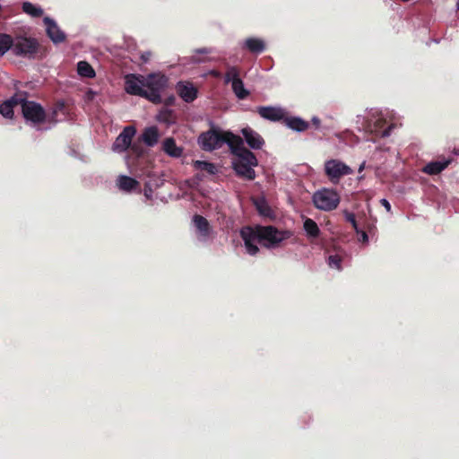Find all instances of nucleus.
<instances>
[{"label": "nucleus", "mask_w": 459, "mask_h": 459, "mask_svg": "<svg viewBox=\"0 0 459 459\" xmlns=\"http://www.w3.org/2000/svg\"><path fill=\"white\" fill-rule=\"evenodd\" d=\"M224 143L229 145L234 156L240 152L239 150L246 149L242 138L238 135H235L230 132L225 133Z\"/></svg>", "instance_id": "15"}, {"label": "nucleus", "mask_w": 459, "mask_h": 459, "mask_svg": "<svg viewBox=\"0 0 459 459\" xmlns=\"http://www.w3.org/2000/svg\"><path fill=\"white\" fill-rule=\"evenodd\" d=\"M358 234H360V238H359L360 241H362L363 243H366L368 241V234L364 230H359V232Z\"/></svg>", "instance_id": "38"}, {"label": "nucleus", "mask_w": 459, "mask_h": 459, "mask_svg": "<svg viewBox=\"0 0 459 459\" xmlns=\"http://www.w3.org/2000/svg\"><path fill=\"white\" fill-rule=\"evenodd\" d=\"M22 11L25 13L36 18L40 17L43 14V10L41 8L35 6L30 2H24L22 4Z\"/></svg>", "instance_id": "29"}, {"label": "nucleus", "mask_w": 459, "mask_h": 459, "mask_svg": "<svg viewBox=\"0 0 459 459\" xmlns=\"http://www.w3.org/2000/svg\"><path fill=\"white\" fill-rule=\"evenodd\" d=\"M343 213H344V216H345V220L348 222H350L351 224L352 228L355 230V231L357 233H359V227H358V223H357V221H356L355 214L352 213V212H350L348 211H344Z\"/></svg>", "instance_id": "32"}, {"label": "nucleus", "mask_w": 459, "mask_h": 459, "mask_svg": "<svg viewBox=\"0 0 459 459\" xmlns=\"http://www.w3.org/2000/svg\"><path fill=\"white\" fill-rule=\"evenodd\" d=\"M28 100L26 99V94L24 92H18L12 96L10 99L6 100V102H9L12 108L21 105L22 107V103L26 102Z\"/></svg>", "instance_id": "30"}, {"label": "nucleus", "mask_w": 459, "mask_h": 459, "mask_svg": "<svg viewBox=\"0 0 459 459\" xmlns=\"http://www.w3.org/2000/svg\"><path fill=\"white\" fill-rule=\"evenodd\" d=\"M13 48L17 56H31L38 52L39 43L35 39L21 37L13 42Z\"/></svg>", "instance_id": "9"}, {"label": "nucleus", "mask_w": 459, "mask_h": 459, "mask_svg": "<svg viewBox=\"0 0 459 459\" xmlns=\"http://www.w3.org/2000/svg\"><path fill=\"white\" fill-rule=\"evenodd\" d=\"M225 133L212 126L210 130L200 134L198 142L203 150L213 151L224 143Z\"/></svg>", "instance_id": "4"}, {"label": "nucleus", "mask_w": 459, "mask_h": 459, "mask_svg": "<svg viewBox=\"0 0 459 459\" xmlns=\"http://www.w3.org/2000/svg\"><path fill=\"white\" fill-rule=\"evenodd\" d=\"M385 124V121L384 119H377L374 124V129H370L373 131H377L378 129L382 128Z\"/></svg>", "instance_id": "35"}, {"label": "nucleus", "mask_w": 459, "mask_h": 459, "mask_svg": "<svg viewBox=\"0 0 459 459\" xmlns=\"http://www.w3.org/2000/svg\"><path fill=\"white\" fill-rule=\"evenodd\" d=\"M43 22L46 25L47 35L54 43L58 44L65 40V34L60 30L53 19L45 17Z\"/></svg>", "instance_id": "13"}, {"label": "nucleus", "mask_w": 459, "mask_h": 459, "mask_svg": "<svg viewBox=\"0 0 459 459\" xmlns=\"http://www.w3.org/2000/svg\"><path fill=\"white\" fill-rule=\"evenodd\" d=\"M241 133L245 138L246 143L250 148L254 150L262 149L264 144V140L257 132L250 127H246L241 130Z\"/></svg>", "instance_id": "14"}, {"label": "nucleus", "mask_w": 459, "mask_h": 459, "mask_svg": "<svg viewBox=\"0 0 459 459\" xmlns=\"http://www.w3.org/2000/svg\"><path fill=\"white\" fill-rule=\"evenodd\" d=\"M159 131L156 126L145 128L141 135L142 141L149 147L154 146L159 141Z\"/></svg>", "instance_id": "19"}, {"label": "nucleus", "mask_w": 459, "mask_h": 459, "mask_svg": "<svg viewBox=\"0 0 459 459\" xmlns=\"http://www.w3.org/2000/svg\"><path fill=\"white\" fill-rule=\"evenodd\" d=\"M136 134V129L132 126H126L116 138L112 149L117 152H124L129 149L132 140Z\"/></svg>", "instance_id": "10"}, {"label": "nucleus", "mask_w": 459, "mask_h": 459, "mask_svg": "<svg viewBox=\"0 0 459 459\" xmlns=\"http://www.w3.org/2000/svg\"><path fill=\"white\" fill-rule=\"evenodd\" d=\"M178 96L187 103L193 102L198 95L197 88L190 82L180 81L176 86Z\"/></svg>", "instance_id": "11"}, {"label": "nucleus", "mask_w": 459, "mask_h": 459, "mask_svg": "<svg viewBox=\"0 0 459 459\" xmlns=\"http://www.w3.org/2000/svg\"><path fill=\"white\" fill-rule=\"evenodd\" d=\"M256 112L260 115L264 119L278 122L284 119L285 113L284 110L278 107L273 106H261L256 108Z\"/></svg>", "instance_id": "12"}, {"label": "nucleus", "mask_w": 459, "mask_h": 459, "mask_svg": "<svg viewBox=\"0 0 459 459\" xmlns=\"http://www.w3.org/2000/svg\"><path fill=\"white\" fill-rule=\"evenodd\" d=\"M224 83H231L232 91L239 100H244L249 95V91L244 87L240 71L237 66L228 67L224 75Z\"/></svg>", "instance_id": "6"}, {"label": "nucleus", "mask_w": 459, "mask_h": 459, "mask_svg": "<svg viewBox=\"0 0 459 459\" xmlns=\"http://www.w3.org/2000/svg\"><path fill=\"white\" fill-rule=\"evenodd\" d=\"M120 189L130 192L139 186V182L128 176H120L117 179Z\"/></svg>", "instance_id": "24"}, {"label": "nucleus", "mask_w": 459, "mask_h": 459, "mask_svg": "<svg viewBox=\"0 0 459 459\" xmlns=\"http://www.w3.org/2000/svg\"><path fill=\"white\" fill-rule=\"evenodd\" d=\"M380 203L386 209L387 212L391 211V204L386 199H381Z\"/></svg>", "instance_id": "39"}, {"label": "nucleus", "mask_w": 459, "mask_h": 459, "mask_svg": "<svg viewBox=\"0 0 459 459\" xmlns=\"http://www.w3.org/2000/svg\"><path fill=\"white\" fill-rule=\"evenodd\" d=\"M244 47L253 54H260L265 49V43L258 38H247L245 40Z\"/></svg>", "instance_id": "20"}, {"label": "nucleus", "mask_w": 459, "mask_h": 459, "mask_svg": "<svg viewBox=\"0 0 459 459\" xmlns=\"http://www.w3.org/2000/svg\"><path fill=\"white\" fill-rule=\"evenodd\" d=\"M313 203L317 209L333 211L340 204V195L334 190L324 188L314 194Z\"/></svg>", "instance_id": "3"}, {"label": "nucleus", "mask_w": 459, "mask_h": 459, "mask_svg": "<svg viewBox=\"0 0 459 459\" xmlns=\"http://www.w3.org/2000/svg\"><path fill=\"white\" fill-rule=\"evenodd\" d=\"M77 71L81 76L86 78H93L95 76V71L92 66L86 61H80L77 64Z\"/></svg>", "instance_id": "27"}, {"label": "nucleus", "mask_w": 459, "mask_h": 459, "mask_svg": "<svg viewBox=\"0 0 459 459\" xmlns=\"http://www.w3.org/2000/svg\"><path fill=\"white\" fill-rule=\"evenodd\" d=\"M365 164H366V162H365V161H364V162H362V163L360 164V166H359V173H360V172H362V171H363V169H365Z\"/></svg>", "instance_id": "45"}, {"label": "nucleus", "mask_w": 459, "mask_h": 459, "mask_svg": "<svg viewBox=\"0 0 459 459\" xmlns=\"http://www.w3.org/2000/svg\"><path fill=\"white\" fill-rule=\"evenodd\" d=\"M312 122H313V124H314V125H316V126H318L320 125V119H319V118H317V117H314V118L312 119Z\"/></svg>", "instance_id": "43"}, {"label": "nucleus", "mask_w": 459, "mask_h": 459, "mask_svg": "<svg viewBox=\"0 0 459 459\" xmlns=\"http://www.w3.org/2000/svg\"><path fill=\"white\" fill-rule=\"evenodd\" d=\"M56 116H57V111L53 109L51 114L48 117V119L47 118V120L51 123H56L57 121Z\"/></svg>", "instance_id": "37"}, {"label": "nucleus", "mask_w": 459, "mask_h": 459, "mask_svg": "<svg viewBox=\"0 0 459 459\" xmlns=\"http://www.w3.org/2000/svg\"><path fill=\"white\" fill-rule=\"evenodd\" d=\"M255 166H249L243 163H233V169L237 176L247 180H254L255 178Z\"/></svg>", "instance_id": "16"}, {"label": "nucleus", "mask_w": 459, "mask_h": 459, "mask_svg": "<svg viewBox=\"0 0 459 459\" xmlns=\"http://www.w3.org/2000/svg\"><path fill=\"white\" fill-rule=\"evenodd\" d=\"M240 236L247 253L251 255H255L259 251L255 242L268 248L274 247L282 240L289 238L291 233L288 230H278L273 226H256L254 229L251 227L242 228Z\"/></svg>", "instance_id": "1"}, {"label": "nucleus", "mask_w": 459, "mask_h": 459, "mask_svg": "<svg viewBox=\"0 0 459 459\" xmlns=\"http://www.w3.org/2000/svg\"><path fill=\"white\" fill-rule=\"evenodd\" d=\"M193 166L195 169L205 171L210 175H214L218 171L216 166L213 163L205 160H194Z\"/></svg>", "instance_id": "25"}, {"label": "nucleus", "mask_w": 459, "mask_h": 459, "mask_svg": "<svg viewBox=\"0 0 459 459\" xmlns=\"http://www.w3.org/2000/svg\"><path fill=\"white\" fill-rule=\"evenodd\" d=\"M65 102L64 101H57L54 107V110H56L58 112H64L65 110Z\"/></svg>", "instance_id": "36"}, {"label": "nucleus", "mask_w": 459, "mask_h": 459, "mask_svg": "<svg viewBox=\"0 0 459 459\" xmlns=\"http://www.w3.org/2000/svg\"><path fill=\"white\" fill-rule=\"evenodd\" d=\"M162 150L169 156L178 158L182 155L183 149L178 147L172 137L166 138L162 143Z\"/></svg>", "instance_id": "18"}, {"label": "nucleus", "mask_w": 459, "mask_h": 459, "mask_svg": "<svg viewBox=\"0 0 459 459\" xmlns=\"http://www.w3.org/2000/svg\"><path fill=\"white\" fill-rule=\"evenodd\" d=\"M174 100H175V98H174L173 96H171V97L168 98V99L166 100V105H171V104H173Z\"/></svg>", "instance_id": "42"}, {"label": "nucleus", "mask_w": 459, "mask_h": 459, "mask_svg": "<svg viewBox=\"0 0 459 459\" xmlns=\"http://www.w3.org/2000/svg\"><path fill=\"white\" fill-rule=\"evenodd\" d=\"M13 38L5 33H0V57H2L9 49L13 48Z\"/></svg>", "instance_id": "28"}, {"label": "nucleus", "mask_w": 459, "mask_h": 459, "mask_svg": "<svg viewBox=\"0 0 459 459\" xmlns=\"http://www.w3.org/2000/svg\"><path fill=\"white\" fill-rule=\"evenodd\" d=\"M193 221L202 236L207 237L210 234V224L204 216L195 214Z\"/></svg>", "instance_id": "23"}, {"label": "nucleus", "mask_w": 459, "mask_h": 459, "mask_svg": "<svg viewBox=\"0 0 459 459\" xmlns=\"http://www.w3.org/2000/svg\"><path fill=\"white\" fill-rule=\"evenodd\" d=\"M196 52L200 53V54H208V53H210V51L206 48H199V49L196 50Z\"/></svg>", "instance_id": "41"}, {"label": "nucleus", "mask_w": 459, "mask_h": 459, "mask_svg": "<svg viewBox=\"0 0 459 459\" xmlns=\"http://www.w3.org/2000/svg\"><path fill=\"white\" fill-rule=\"evenodd\" d=\"M283 123L292 130L304 132L308 128V123L300 117H284Z\"/></svg>", "instance_id": "21"}, {"label": "nucleus", "mask_w": 459, "mask_h": 459, "mask_svg": "<svg viewBox=\"0 0 459 459\" xmlns=\"http://www.w3.org/2000/svg\"><path fill=\"white\" fill-rule=\"evenodd\" d=\"M450 161H432L428 163L422 169V171L429 175H437L442 172L447 166Z\"/></svg>", "instance_id": "22"}, {"label": "nucleus", "mask_w": 459, "mask_h": 459, "mask_svg": "<svg viewBox=\"0 0 459 459\" xmlns=\"http://www.w3.org/2000/svg\"><path fill=\"white\" fill-rule=\"evenodd\" d=\"M303 228L307 235L310 238H317L320 234V230L317 224L310 218H307L305 220Z\"/></svg>", "instance_id": "26"}, {"label": "nucleus", "mask_w": 459, "mask_h": 459, "mask_svg": "<svg viewBox=\"0 0 459 459\" xmlns=\"http://www.w3.org/2000/svg\"><path fill=\"white\" fill-rule=\"evenodd\" d=\"M151 56H152L151 52H145V53L142 54L141 58L143 62L146 63L150 60Z\"/></svg>", "instance_id": "40"}, {"label": "nucleus", "mask_w": 459, "mask_h": 459, "mask_svg": "<svg viewBox=\"0 0 459 459\" xmlns=\"http://www.w3.org/2000/svg\"><path fill=\"white\" fill-rule=\"evenodd\" d=\"M168 87V78L160 74H152L145 78V99L153 104L162 102L161 94Z\"/></svg>", "instance_id": "2"}, {"label": "nucleus", "mask_w": 459, "mask_h": 459, "mask_svg": "<svg viewBox=\"0 0 459 459\" xmlns=\"http://www.w3.org/2000/svg\"><path fill=\"white\" fill-rule=\"evenodd\" d=\"M239 151L240 152L235 155L237 159L233 161V163H243L249 166L258 165L257 158L251 151H249L247 148L241 149Z\"/></svg>", "instance_id": "17"}, {"label": "nucleus", "mask_w": 459, "mask_h": 459, "mask_svg": "<svg viewBox=\"0 0 459 459\" xmlns=\"http://www.w3.org/2000/svg\"><path fill=\"white\" fill-rule=\"evenodd\" d=\"M125 90L130 95L140 96L145 99V78L134 74L125 77Z\"/></svg>", "instance_id": "8"}, {"label": "nucleus", "mask_w": 459, "mask_h": 459, "mask_svg": "<svg viewBox=\"0 0 459 459\" xmlns=\"http://www.w3.org/2000/svg\"><path fill=\"white\" fill-rule=\"evenodd\" d=\"M129 148L132 150V152L134 154H136V156H141L143 154V148L140 143H131V145Z\"/></svg>", "instance_id": "34"}, {"label": "nucleus", "mask_w": 459, "mask_h": 459, "mask_svg": "<svg viewBox=\"0 0 459 459\" xmlns=\"http://www.w3.org/2000/svg\"><path fill=\"white\" fill-rule=\"evenodd\" d=\"M457 8L459 9V0H458V2H457Z\"/></svg>", "instance_id": "46"}, {"label": "nucleus", "mask_w": 459, "mask_h": 459, "mask_svg": "<svg viewBox=\"0 0 459 459\" xmlns=\"http://www.w3.org/2000/svg\"><path fill=\"white\" fill-rule=\"evenodd\" d=\"M342 258L338 255H332L328 257V264L330 267L341 269Z\"/></svg>", "instance_id": "33"}, {"label": "nucleus", "mask_w": 459, "mask_h": 459, "mask_svg": "<svg viewBox=\"0 0 459 459\" xmlns=\"http://www.w3.org/2000/svg\"><path fill=\"white\" fill-rule=\"evenodd\" d=\"M325 171L330 181L333 184L339 183L343 176L352 174L353 170L339 160H329L325 163Z\"/></svg>", "instance_id": "7"}, {"label": "nucleus", "mask_w": 459, "mask_h": 459, "mask_svg": "<svg viewBox=\"0 0 459 459\" xmlns=\"http://www.w3.org/2000/svg\"><path fill=\"white\" fill-rule=\"evenodd\" d=\"M22 116L34 125H41L47 121L48 115L44 108L38 102L27 100L22 103Z\"/></svg>", "instance_id": "5"}, {"label": "nucleus", "mask_w": 459, "mask_h": 459, "mask_svg": "<svg viewBox=\"0 0 459 459\" xmlns=\"http://www.w3.org/2000/svg\"><path fill=\"white\" fill-rule=\"evenodd\" d=\"M381 135L383 137L388 136L389 135V129L383 130V132L381 133Z\"/></svg>", "instance_id": "44"}, {"label": "nucleus", "mask_w": 459, "mask_h": 459, "mask_svg": "<svg viewBox=\"0 0 459 459\" xmlns=\"http://www.w3.org/2000/svg\"><path fill=\"white\" fill-rule=\"evenodd\" d=\"M0 114L6 118L13 117V108L9 102L4 101L2 104H0Z\"/></svg>", "instance_id": "31"}]
</instances>
